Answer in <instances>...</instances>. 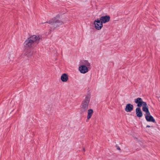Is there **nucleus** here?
<instances>
[{"instance_id":"f257e3e1","label":"nucleus","mask_w":160,"mask_h":160,"mask_svg":"<svg viewBox=\"0 0 160 160\" xmlns=\"http://www.w3.org/2000/svg\"><path fill=\"white\" fill-rule=\"evenodd\" d=\"M41 38L39 36L33 35L28 38L24 43V48H31L35 42L38 44Z\"/></svg>"},{"instance_id":"f03ea898","label":"nucleus","mask_w":160,"mask_h":160,"mask_svg":"<svg viewBox=\"0 0 160 160\" xmlns=\"http://www.w3.org/2000/svg\"><path fill=\"white\" fill-rule=\"evenodd\" d=\"M59 18L60 15L59 14H58L56 17L45 23H48L51 24L52 25V26L51 27V28L54 29L63 24V22L59 20Z\"/></svg>"},{"instance_id":"7ed1b4c3","label":"nucleus","mask_w":160,"mask_h":160,"mask_svg":"<svg viewBox=\"0 0 160 160\" xmlns=\"http://www.w3.org/2000/svg\"><path fill=\"white\" fill-rule=\"evenodd\" d=\"M90 97L87 96L85 99L82 102L80 106L81 113H83L86 112L88 108V104L90 101Z\"/></svg>"},{"instance_id":"20e7f679","label":"nucleus","mask_w":160,"mask_h":160,"mask_svg":"<svg viewBox=\"0 0 160 160\" xmlns=\"http://www.w3.org/2000/svg\"><path fill=\"white\" fill-rule=\"evenodd\" d=\"M94 23L95 28L98 30H100L103 27V24L98 19L95 20Z\"/></svg>"},{"instance_id":"39448f33","label":"nucleus","mask_w":160,"mask_h":160,"mask_svg":"<svg viewBox=\"0 0 160 160\" xmlns=\"http://www.w3.org/2000/svg\"><path fill=\"white\" fill-rule=\"evenodd\" d=\"M134 102L135 103L137 104V106L138 108L141 107L143 104H145L146 102L142 101V99L141 98H138L135 99Z\"/></svg>"},{"instance_id":"423d86ee","label":"nucleus","mask_w":160,"mask_h":160,"mask_svg":"<svg viewBox=\"0 0 160 160\" xmlns=\"http://www.w3.org/2000/svg\"><path fill=\"white\" fill-rule=\"evenodd\" d=\"M110 17L109 16L105 15L101 17L99 20H100V22L103 24V23L108 22L110 21Z\"/></svg>"},{"instance_id":"0eeeda50","label":"nucleus","mask_w":160,"mask_h":160,"mask_svg":"<svg viewBox=\"0 0 160 160\" xmlns=\"http://www.w3.org/2000/svg\"><path fill=\"white\" fill-rule=\"evenodd\" d=\"M33 54V52L31 48H24V55L25 56L29 57L31 56Z\"/></svg>"},{"instance_id":"6e6552de","label":"nucleus","mask_w":160,"mask_h":160,"mask_svg":"<svg viewBox=\"0 0 160 160\" xmlns=\"http://www.w3.org/2000/svg\"><path fill=\"white\" fill-rule=\"evenodd\" d=\"M79 70L81 73L83 74L86 73L88 71L87 67L84 65H81L79 67Z\"/></svg>"},{"instance_id":"1a4fd4ad","label":"nucleus","mask_w":160,"mask_h":160,"mask_svg":"<svg viewBox=\"0 0 160 160\" xmlns=\"http://www.w3.org/2000/svg\"><path fill=\"white\" fill-rule=\"evenodd\" d=\"M133 109V105L130 103H128L126 105L125 110L126 112H131Z\"/></svg>"},{"instance_id":"9d476101","label":"nucleus","mask_w":160,"mask_h":160,"mask_svg":"<svg viewBox=\"0 0 160 160\" xmlns=\"http://www.w3.org/2000/svg\"><path fill=\"white\" fill-rule=\"evenodd\" d=\"M136 113L137 116L139 118L142 117L143 114L141 109L139 108H137L136 109Z\"/></svg>"},{"instance_id":"9b49d317","label":"nucleus","mask_w":160,"mask_h":160,"mask_svg":"<svg viewBox=\"0 0 160 160\" xmlns=\"http://www.w3.org/2000/svg\"><path fill=\"white\" fill-rule=\"evenodd\" d=\"M145 119L146 121L148 122H152L153 123H156L155 119L152 115L147 116L146 117H145Z\"/></svg>"},{"instance_id":"f8f14e48","label":"nucleus","mask_w":160,"mask_h":160,"mask_svg":"<svg viewBox=\"0 0 160 160\" xmlns=\"http://www.w3.org/2000/svg\"><path fill=\"white\" fill-rule=\"evenodd\" d=\"M68 79V75L65 73L63 74L61 77V79L63 82H66Z\"/></svg>"},{"instance_id":"ddd939ff","label":"nucleus","mask_w":160,"mask_h":160,"mask_svg":"<svg viewBox=\"0 0 160 160\" xmlns=\"http://www.w3.org/2000/svg\"><path fill=\"white\" fill-rule=\"evenodd\" d=\"M93 112V111L92 109H89L88 111V116H87V119L86 122H88L87 119H89L91 117L92 114Z\"/></svg>"},{"instance_id":"4468645a","label":"nucleus","mask_w":160,"mask_h":160,"mask_svg":"<svg viewBox=\"0 0 160 160\" xmlns=\"http://www.w3.org/2000/svg\"><path fill=\"white\" fill-rule=\"evenodd\" d=\"M142 110L144 112L149 110L148 105L146 102L142 105Z\"/></svg>"},{"instance_id":"2eb2a0df","label":"nucleus","mask_w":160,"mask_h":160,"mask_svg":"<svg viewBox=\"0 0 160 160\" xmlns=\"http://www.w3.org/2000/svg\"><path fill=\"white\" fill-rule=\"evenodd\" d=\"M84 64H85L84 65H85L87 67H90V63L87 60H85L84 61Z\"/></svg>"},{"instance_id":"dca6fc26","label":"nucleus","mask_w":160,"mask_h":160,"mask_svg":"<svg viewBox=\"0 0 160 160\" xmlns=\"http://www.w3.org/2000/svg\"><path fill=\"white\" fill-rule=\"evenodd\" d=\"M145 112L146 113V114H144L145 118L147 116H149L151 115L149 110Z\"/></svg>"},{"instance_id":"f3484780","label":"nucleus","mask_w":160,"mask_h":160,"mask_svg":"<svg viewBox=\"0 0 160 160\" xmlns=\"http://www.w3.org/2000/svg\"><path fill=\"white\" fill-rule=\"evenodd\" d=\"M116 147L117 148V149L119 150H121V149H120V148L119 147V146H118L117 145H116Z\"/></svg>"},{"instance_id":"a211bd4d","label":"nucleus","mask_w":160,"mask_h":160,"mask_svg":"<svg viewBox=\"0 0 160 160\" xmlns=\"http://www.w3.org/2000/svg\"><path fill=\"white\" fill-rule=\"evenodd\" d=\"M150 127H152V128H153V126H149V125H147V126H146V128H150Z\"/></svg>"},{"instance_id":"6ab92c4d","label":"nucleus","mask_w":160,"mask_h":160,"mask_svg":"<svg viewBox=\"0 0 160 160\" xmlns=\"http://www.w3.org/2000/svg\"><path fill=\"white\" fill-rule=\"evenodd\" d=\"M83 151H85V148H84L83 149Z\"/></svg>"}]
</instances>
